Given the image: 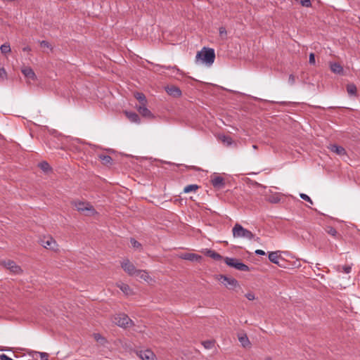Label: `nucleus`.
<instances>
[{
	"label": "nucleus",
	"instance_id": "nucleus-1",
	"mask_svg": "<svg viewBox=\"0 0 360 360\" xmlns=\"http://www.w3.org/2000/svg\"><path fill=\"white\" fill-rule=\"evenodd\" d=\"M72 205L78 212L86 216H94L97 214L94 207L88 202L74 200Z\"/></svg>",
	"mask_w": 360,
	"mask_h": 360
},
{
	"label": "nucleus",
	"instance_id": "nucleus-2",
	"mask_svg": "<svg viewBox=\"0 0 360 360\" xmlns=\"http://www.w3.org/2000/svg\"><path fill=\"white\" fill-rule=\"evenodd\" d=\"M215 58L214 51L212 49H207L204 47L200 51H198L196 55V60H200L203 63L211 65Z\"/></svg>",
	"mask_w": 360,
	"mask_h": 360
},
{
	"label": "nucleus",
	"instance_id": "nucleus-3",
	"mask_svg": "<svg viewBox=\"0 0 360 360\" xmlns=\"http://www.w3.org/2000/svg\"><path fill=\"white\" fill-rule=\"evenodd\" d=\"M234 238H244L249 240L254 238V234L249 230L243 228L240 224H236L232 229Z\"/></svg>",
	"mask_w": 360,
	"mask_h": 360
},
{
	"label": "nucleus",
	"instance_id": "nucleus-4",
	"mask_svg": "<svg viewBox=\"0 0 360 360\" xmlns=\"http://www.w3.org/2000/svg\"><path fill=\"white\" fill-rule=\"evenodd\" d=\"M224 262L228 266L233 267L239 271H248L250 269L248 266L236 258L226 257L224 259Z\"/></svg>",
	"mask_w": 360,
	"mask_h": 360
},
{
	"label": "nucleus",
	"instance_id": "nucleus-5",
	"mask_svg": "<svg viewBox=\"0 0 360 360\" xmlns=\"http://www.w3.org/2000/svg\"><path fill=\"white\" fill-rule=\"evenodd\" d=\"M40 244L45 248L53 250L58 251V245L56 241L51 236L44 237L40 240Z\"/></svg>",
	"mask_w": 360,
	"mask_h": 360
},
{
	"label": "nucleus",
	"instance_id": "nucleus-6",
	"mask_svg": "<svg viewBox=\"0 0 360 360\" xmlns=\"http://www.w3.org/2000/svg\"><path fill=\"white\" fill-rule=\"evenodd\" d=\"M114 322L115 324L122 328H127L132 325V321L124 314H117L114 318Z\"/></svg>",
	"mask_w": 360,
	"mask_h": 360
},
{
	"label": "nucleus",
	"instance_id": "nucleus-7",
	"mask_svg": "<svg viewBox=\"0 0 360 360\" xmlns=\"http://www.w3.org/2000/svg\"><path fill=\"white\" fill-rule=\"evenodd\" d=\"M121 266L124 271L129 276H134L138 269H136L135 266L129 260L124 259L121 262Z\"/></svg>",
	"mask_w": 360,
	"mask_h": 360
},
{
	"label": "nucleus",
	"instance_id": "nucleus-8",
	"mask_svg": "<svg viewBox=\"0 0 360 360\" xmlns=\"http://www.w3.org/2000/svg\"><path fill=\"white\" fill-rule=\"evenodd\" d=\"M136 354L142 360H155V355L150 349L137 351Z\"/></svg>",
	"mask_w": 360,
	"mask_h": 360
},
{
	"label": "nucleus",
	"instance_id": "nucleus-9",
	"mask_svg": "<svg viewBox=\"0 0 360 360\" xmlns=\"http://www.w3.org/2000/svg\"><path fill=\"white\" fill-rule=\"evenodd\" d=\"M21 72L28 81H35L37 79V76L34 72L29 66L22 67Z\"/></svg>",
	"mask_w": 360,
	"mask_h": 360
},
{
	"label": "nucleus",
	"instance_id": "nucleus-10",
	"mask_svg": "<svg viewBox=\"0 0 360 360\" xmlns=\"http://www.w3.org/2000/svg\"><path fill=\"white\" fill-rule=\"evenodd\" d=\"M211 184L212 185L217 189L223 188L225 186L224 179L219 176V175H215L212 177H211Z\"/></svg>",
	"mask_w": 360,
	"mask_h": 360
},
{
	"label": "nucleus",
	"instance_id": "nucleus-11",
	"mask_svg": "<svg viewBox=\"0 0 360 360\" xmlns=\"http://www.w3.org/2000/svg\"><path fill=\"white\" fill-rule=\"evenodd\" d=\"M4 265L11 272L18 274L22 272L21 268L12 260H7L4 262Z\"/></svg>",
	"mask_w": 360,
	"mask_h": 360
},
{
	"label": "nucleus",
	"instance_id": "nucleus-12",
	"mask_svg": "<svg viewBox=\"0 0 360 360\" xmlns=\"http://www.w3.org/2000/svg\"><path fill=\"white\" fill-rule=\"evenodd\" d=\"M279 251L271 252L269 253V259L272 263L278 265L279 266H283L280 264V260H284L281 255L279 254Z\"/></svg>",
	"mask_w": 360,
	"mask_h": 360
},
{
	"label": "nucleus",
	"instance_id": "nucleus-13",
	"mask_svg": "<svg viewBox=\"0 0 360 360\" xmlns=\"http://www.w3.org/2000/svg\"><path fill=\"white\" fill-rule=\"evenodd\" d=\"M179 257L185 260L192 262H199L202 259V257L195 253H182L179 255Z\"/></svg>",
	"mask_w": 360,
	"mask_h": 360
},
{
	"label": "nucleus",
	"instance_id": "nucleus-14",
	"mask_svg": "<svg viewBox=\"0 0 360 360\" xmlns=\"http://www.w3.org/2000/svg\"><path fill=\"white\" fill-rule=\"evenodd\" d=\"M221 282L227 288H233L238 285V281L235 278L226 276H221Z\"/></svg>",
	"mask_w": 360,
	"mask_h": 360
},
{
	"label": "nucleus",
	"instance_id": "nucleus-15",
	"mask_svg": "<svg viewBox=\"0 0 360 360\" xmlns=\"http://www.w3.org/2000/svg\"><path fill=\"white\" fill-rule=\"evenodd\" d=\"M166 92L174 98H179L181 96V89L176 86H168L165 88Z\"/></svg>",
	"mask_w": 360,
	"mask_h": 360
},
{
	"label": "nucleus",
	"instance_id": "nucleus-16",
	"mask_svg": "<svg viewBox=\"0 0 360 360\" xmlns=\"http://www.w3.org/2000/svg\"><path fill=\"white\" fill-rule=\"evenodd\" d=\"M136 109L144 117L153 118L154 117L150 110L147 108L146 105H139V106H136Z\"/></svg>",
	"mask_w": 360,
	"mask_h": 360
},
{
	"label": "nucleus",
	"instance_id": "nucleus-17",
	"mask_svg": "<svg viewBox=\"0 0 360 360\" xmlns=\"http://www.w3.org/2000/svg\"><path fill=\"white\" fill-rule=\"evenodd\" d=\"M140 279L143 280L147 283H150L153 281V278L150 276L148 273L145 270L138 269L136 274L134 276Z\"/></svg>",
	"mask_w": 360,
	"mask_h": 360
},
{
	"label": "nucleus",
	"instance_id": "nucleus-18",
	"mask_svg": "<svg viewBox=\"0 0 360 360\" xmlns=\"http://www.w3.org/2000/svg\"><path fill=\"white\" fill-rule=\"evenodd\" d=\"M328 148L333 153H336L337 155H346V150L345 149L342 147V146H338V145H335V144H333V145H330V146L328 147Z\"/></svg>",
	"mask_w": 360,
	"mask_h": 360
},
{
	"label": "nucleus",
	"instance_id": "nucleus-19",
	"mask_svg": "<svg viewBox=\"0 0 360 360\" xmlns=\"http://www.w3.org/2000/svg\"><path fill=\"white\" fill-rule=\"evenodd\" d=\"M124 114L131 122H134L136 124L140 123V118L136 112L125 111Z\"/></svg>",
	"mask_w": 360,
	"mask_h": 360
},
{
	"label": "nucleus",
	"instance_id": "nucleus-20",
	"mask_svg": "<svg viewBox=\"0 0 360 360\" xmlns=\"http://www.w3.org/2000/svg\"><path fill=\"white\" fill-rule=\"evenodd\" d=\"M330 68L331 71L333 73L338 74V75H341L343 73V68L338 63H330Z\"/></svg>",
	"mask_w": 360,
	"mask_h": 360
},
{
	"label": "nucleus",
	"instance_id": "nucleus-21",
	"mask_svg": "<svg viewBox=\"0 0 360 360\" xmlns=\"http://www.w3.org/2000/svg\"><path fill=\"white\" fill-rule=\"evenodd\" d=\"M117 287L122 291L126 295H131L133 294V291L129 285L120 283L117 284Z\"/></svg>",
	"mask_w": 360,
	"mask_h": 360
},
{
	"label": "nucleus",
	"instance_id": "nucleus-22",
	"mask_svg": "<svg viewBox=\"0 0 360 360\" xmlns=\"http://www.w3.org/2000/svg\"><path fill=\"white\" fill-rule=\"evenodd\" d=\"M205 254L207 256H208L217 261L222 259V257L219 253H217L212 250L206 249L205 251Z\"/></svg>",
	"mask_w": 360,
	"mask_h": 360
},
{
	"label": "nucleus",
	"instance_id": "nucleus-23",
	"mask_svg": "<svg viewBox=\"0 0 360 360\" xmlns=\"http://www.w3.org/2000/svg\"><path fill=\"white\" fill-rule=\"evenodd\" d=\"M238 340L243 347L250 346V342L245 334H240L238 335Z\"/></svg>",
	"mask_w": 360,
	"mask_h": 360
},
{
	"label": "nucleus",
	"instance_id": "nucleus-24",
	"mask_svg": "<svg viewBox=\"0 0 360 360\" xmlns=\"http://www.w3.org/2000/svg\"><path fill=\"white\" fill-rule=\"evenodd\" d=\"M134 96L139 101L140 105H147L146 96L143 93L135 92Z\"/></svg>",
	"mask_w": 360,
	"mask_h": 360
},
{
	"label": "nucleus",
	"instance_id": "nucleus-25",
	"mask_svg": "<svg viewBox=\"0 0 360 360\" xmlns=\"http://www.w3.org/2000/svg\"><path fill=\"white\" fill-rule=\"evenodd\" d=\"M99 160L102 162V163L105 165H109L112 164V159L110 156L108 155L101 154L98 156Z\"/></svg>",
	"mask_w": 360,
	"mask_h": 360
},
{
	"label": "nucleus",
	"instance_id": "nucleus-26",
	"mask_svg": "<svg viewBox=\"0 0 360 360\" xmlns=\"http://www.w3.org/2000/svg\"><path fill=\"white\" fill-rule=\"evenodd\" d=\"M326 231L336 239H340L341 236L338 233V231L332 226H327L326 228Z\"/></svg>",
	"mask_w": 360,
	"mask_h": 360
},
{
	"label": "nucleus",
	"instance_id": "nucleus-27",
	"mask_svg": "<svg viewBox=\"0 0 360 360\" xmlns=\"http://www.w3.org/2000/svg\"><path fill=\"white\" fill-rule=\"evenodd\" d=\"M347 91L349 96H356V86L354 84L347 85Z\"/></svg>",
	"mask_w": 360,
	"mask_h": 360
},
{
	"label": "nucleus",
	"instance_id": "nucleus-28",
	"mask_svg": "<svg viewBox=\"0 0 360 360\" xmlns=\"http://www.w3.org/2000/svg\"><path fill=\"white\" fill-rule=\"evenodd\" d=\"M336 270L339 272H344L345 274H349L352 270V267L350 266H337Z\"/></svg>",
	"mask_w": 360,
	"mask_h": 360
},
{
	"label": "nucleus",
	"instance_id": "nucleus-29",
	"mask_svg": "<svg viewBox=\"0 0 360 360\" xmlns=\"http://www.w3.org/2000/svg\"><path fill=\"white\" fill-rule=\"evenodd\" d=\"M39 167L44 172H48L51 169L49 164L46 161L40 162Z\"/></svg>",
	"mask_w": 360,
	"mask_h": 360
},
{
	"label": "nucleus",
	"instance_id": "nucleus-30",
	"mask_svg": "<svg viewBox=\"0 0 360 360\" xmlns=\"http://www.w3.org/2000/svg\"><path fill=\"white\" fill-rule=\"evenodd\" d=\"M198 188V186L196 184H190L184 187V192L186 193L195 191Z\"/></svg>",
	"mask_w": 360,
	"mask_h": 360
},
{
	"label": "nucleus",
	"instance_id": "nucleus-31",
	"mask_svg": "<svg viewBox=\"0 0 360 360\" xmlns=\"http://www.w3.org/2000/svg\"><path fill=\"white\" fill-rule=\"evenodd\" d=\"M1 52L3 54L8 53L11 51L10 44L8 43H4L0 47Z\"/></svg>",
	"mask_w": 360,
	"mask_h": 360
},
{
	"label": "nucleus",
	"instance_id": "nucleus-32",
	"mask_svg": "<svg viewBox=\"0 0 360 360\" xmlns=\"http://www.w3.org/2000/svg\"><path fill=\"white\" fill-rule=\"evenodd\" d=\"M281 200V198L278 194L271 195L268 197V201L271 203H278Z\"/></svg>",
	"mask_w": 360,
	"mask_h": 360
},
{
	"label": "nucleus",
	"instance_id": "nucleus-33",
	"mask_svg": "<svg viewBox=\"0 0 360 360\" xmlns=\"http://www.w3.org/2000/svg\"><path fill=\"white\" fill-rule=\"evenodd\" d=\"M220 139L222 142L226 143L228 146L232 144V139L230 136L222 135L220 136Z\"/></svg>",
	"mask_w": 360,
	"mask_h": 360
},
{
	"label": "nucleus",
	"instance_id": "nucleus-34",
	"mask_svg": "<svg viewBox=\"0 0 360 360\" xmlns=\"http://www.w3.org/2000/svg\"><path fill=\"white\" fill-rule=\"evenodd\" d=\"M202 345L204 346V347L205 349H212L214 345V342L212 341V340H207V341H204L202 342Z\"/></svg>",
	"mask_w": 360,
	"mask_h": 360
},
{
	"label": "nucleus",
	"instance_id": "nucleus-35",
	"mask_svg": "<svg viewBox=\"0 0 360 360\" xmlns=\"http://www.w3.org/2000/svg\"><path fill=\"white\" fill-rule=\"evenodd\" d=\"M219 35L221 39H226V30L224 27H220L219 29Z\"/></svg>",
	"mask_w": 360,
	"mask_h": 360
},
{
	"label": "nucleus",
	"instance_id": "nucleus-36",
	"mask_svg": "<svg viewBox=\"0 0 360 360\" xmlns=\"http://www.w3.org/2000/svg\"><path fill=\"white\" fill-rule=\"evenodd\" d=\"M7 78V73L4 68H0V79L4 80Z\"/></svg>",
	"mask_w": 360,
	"mask_h": 360
},
{
	"label": "nucleus",
	"instance_id": "nucleus-37",
	"mask_svg": "<svg viewBox=\"0 0 360 360\" xmlns=\"http://www.w3.org/2000/svg\"><path fill=\"white\" fill-rule=\"evenodd\" d=\"M300 198L302 200L309 202L311 205L313 204V202H312L311 199L307 194H305V193H300Z\"/></svg>",
	"mask_w": 360,
	"mask_h": 360
},
{
	"label": "nucleus",
	"instance_id": "nucleus-38",
	"mask_svg": "<svg viewBox=\"0 0 360 360\" xmlns=\"http://www.w3.org/2000/svg\"><path fill=\"white\" fill-rule=\"evenodd\" d=\"M130 242H131V245L134 248H139L141 246V243H139L137 240H136L134 238H131Z\"/></svg>",
	"mask_w": 360,
	"mask_h": 360
},
{
	"label": "nucleus",
	"instance_id": "nucleus-39",
	"mask_svg": "<svg viewBox=\"0 0 360 360\" xmlns=\"http://www.w3.org/2000/svg\"><path fill=\"white\" fill-rule=\"evenodd\" d=\"M245 297L248 300H254L255 299V294L253 292H248L245 294Z\"/></svg>",
	"mask_w": 360,
	"mask_h": 360
},
{
	"label": "nucleus",
	"instance_id": "nucleus-40",
	"mask_svg": "<svg viewBox=\"0 0 360 360\" xmlns=\"http://www.w3.org/2000/svg\"><path fill=\"white\" fill-rule=\"evenodd\" d=\"M309 61L310 64H315V55L313 53L309 54Z\"/></svg>",
	"mask_w": 360,
	"mask_h": 360
},
{
	"label": "nucleus",
	"instance_id": "nucleus-41",
	"mask_svg": "<svg viewBox=\"0 0 360 360\" xmlns=\"http://www.w3.org/2000/svg\"><path fill=\"white\" fill-rule=\"evenodd\" d=\"M288 82L290 84L292 85L295 82V77L293 75H290L288 78Z\"/></svg>",
	"mask_w": 360,
	"mask_h": 360
},
{
	"label": "nucleus",
	"instance_id": "nucleus-42",
	"mask_svg": "<svg viewBox=\"0 0 360 360\" xmlns=\"http://www.w3.org/2000/svg\"><path fill=\"white\" fill-rule=\"evenodd\" d=\"M40 44H41V46L43 47V48H48V49L50 48V44L46 41H41L40 42Z\"/></svg>",
	"mask_w": 360,
	"mask_h": 360
},
{
	"label": "nucleus",
	"instance_id": "nucleus-43",
	"mask_svg": "<svg viewBox=\"0 0 360 360\" xmlns=\"http://www.w3.org/2000/svg\"><path fill=\"white\" fill-rule=\"evenodd\" d=\"M41 360H48V354L44 352H39Z\"/></svg>",
	"mask_w": 360,
	"mask_h": 360
},
{
	"label": "nucleus",
	"instance_id": "nucleus-44",
	"mask_svg": "<svg viewBox=\"0 0 360 360\" xmlns=\"http://www.w3.org/2000/svg\"><path fill=\"white\" fill-rule=\"evenodd\" d=\"M0 360H13L4 354H0Z\"/></svg>",
	"mask_w": 360,
	"mask_h": 360
},
{
	"label": "nucleus",
	"instance_id": "nucleus-45",
	"mask_svg": "<svg viewBox=\"0 0 360 360\" xmlns=\"http://www.w3.org/2000/svg\"><path fill=\"white\" fill-rule=\"evenodd\" d=\"M255 254L257 255H264L266 253L262 250H255Z\"/></svg>",
	"mask_w": 360,
	"mask_h": 360
},
{
	"label": "nucleus",
	"instance_id": "nucleus-46",
	"mask_svg": "<svg viewBox=\"0 0 360 360\" xmlns=\"http://www.w3.org/2000/svg\"><path fill=\"white\" fill-rule=\"evenodd\" d=\"M94 338L97 340V341H99L100 340H103V338L101 337V335L100 334H94Z\"/></svg>",
	"mask_w": 360,
	"mask_h": 360
},
{
	"label": "nucleus",
	"instance_id": "nucleus-47",
	"mask_svg": "<svg viewBox=\"0 0 360 360\" xmlns=\"http://www.w3.org/2000/svg\"><path fill=\"white\" fill-rule=\"evenodd\" d=\"M172 70L176 71L178 73L181 74V71L176 68V66H174L171 68Z\"/></svg>",
	"mask_w": 360,
	"mask_h": 360
},
{
	"label": "nucleus",
	"instance_id": "nucleus-48",
	"mask_svg": "<svg viewBox=\"0 0 360 360\" xmlns=\"http://www.w3.org/2000/svg\"><path fill=\"white\" fill-rule=\"evenodd\" d=\"M23 51H30L31 49L29 46L23 48Z\"/></svg>",
	"mask_w": 360,
	"mask_h": 360
},
{
	"label": "nucleus",
	"instance_id": "nucleus-49",
	"mask_svg": "<svg viewBox=\"0 0 360 360\" xmlns=\"http://www.w3.org/2000/svg\"><path fill=\"white\" fill-rule=\"evenodd\" d=\"M253 239H254L255 241L258 242V243H259V240H260V238H259V237H257V238H255V237H254V238H253Z\"/></svg>",
	"mask_w": 360,
	"mask_h": 360
},
{
	"label": "nucleus",
	"instance_id": "nucleus-50",
	"mask_svg": "<svg viewBox=\"0 0 360 360\" xmlns=\"http://www.w3.org/2000/svg\"><path fill=\"white\" fill-rule=\"evenodd\" d=\"M252 148H253L254 149H257V145H253V146H252Z\"/></svg>",
	"mask_w": 360,
	"mask_h": 360
},
{
	"label": "nucleus",
	"instance_id": "nucleus-51",
	"mask_svg": "<svg viewBox=\"0 0 360 360\" xmlns=\"http://www.w3.org/2000/svg\"><path fill=\"white\" fill-rule=\"evenodd\" d=\"M265 360H272L270 357H266Z\"/></svg>",
	"mask_w": 360,
	"mask_h": 360
}]
</instances>
